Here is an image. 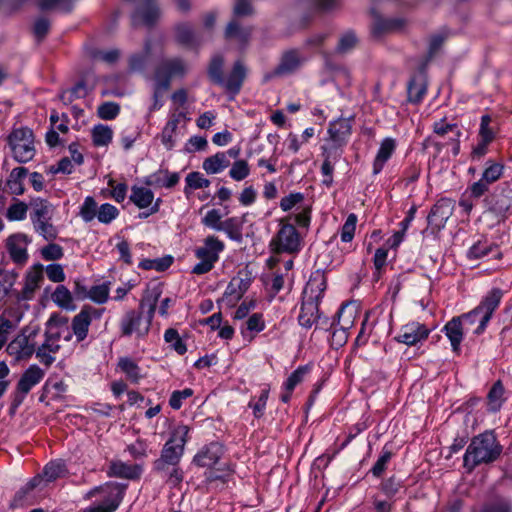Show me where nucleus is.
I'll return each instance as SVG.
<instances>
[{
  "label": "nucleus",
  "mask_w": 512,
  "mask_h": 512,
  "mask_svg": "<svg viewBox=\"0 0 512 512\" xmlns=\"http://www.w3.org/2000/svg\"><path fill=\"white\" fill-rule=\"evenodd\" d=\"M351 119H338L331 122L328 128L329 139L325 148H337L339 152L343 153V147L347 143V138L351 134Z\"/></svg>",
  "instance_id": "11"
},
{
  "label": "nucleus",
  "mask_w": 512,
  "mask_h": 512,
  "mask_svg": "<svg viewBox=\"0 0 512 512\" xmlns=\"http://www.w3.org/2000/svg\"><path fill=\"white\" fill-rule=\"evenodd\" d=\"M173 263V257L170 255L164 256L157 259H143L139 263V267L144 270L155 269L156 271L162 272L168 269Z\"/></svg>",
  "instance_id": "54"
},
{
  "label": "nucleus",
  "mask_w": 512,
  "mask_h": 512,
  "mask_svg": "<svg viewBox=\"0 0 512 512\" xmlns=\"http://www.w3.org/2000/svg\"><path fill=\"white\" fill-rule=\"evenodd\" d=\"M223 67V56L220 54L214 55L211 58L207 69L208 77L213 84L220 86V84L224 83Z\"/></svg>",
  "instance_id": "41"
},
{
  "label": "nucleus",
  "mask_w": 512,
  "mask_h": 512,
  "mask_svg": "<svg viewBox=\"0 0 512 512\" xmlns=\"http://www.w3.org/2000/svg\"><path fill=\"white\" fill-rule=\"evenodd\" d=\"M357 44V37L353 31H347L344 33L338 42L336 52L339 54H345L351 51Z\"/></svg>",
  "instance_id": "62"
},
{
  "label": "nucleus",
  "mask_w": 512,
  "mask_h": 512,
  "mask_svg": "<svg viewBox=\"0 0 512 512\" xmlns=\"http://www.w3.org/2000/svg\"><path fill=\"white\" fill-rule=\"evenodd\" d=\"M164 340L169 344V347L175 352H186L187 347L179 335L178 331L174 328H168L164 333Z\"/></svg>",
  "instance_id": "57"
},
{
  "label": "nucleus",
  "mask_w": 512,
  "mask_h": 512,
  "mask_svg": "<svg viewBox=\"0 0 512 512\" xmlns=\"http://www.w3.org/2000/svg\"><path fill=\"white\" fill-rule=\"evenodd\" d=\"M186 187L184 193L188 196L191 189L207 188L210 185V180L204 178L199 172H191L186 176Z\"/></svg>",
  "instance_id": "56"
},
{
  "label": "nucleus",
  "mask_w": 512,
  "mask_h": 512,
  "mask_svg": "<svg viewBox=\"0 0 512 512\" xmlns=\"http://www.w3.org/2000/svg\"><path fill=\"white\" fill-rule=\"evenodd\" d=\"M489 210L503 220L512 214V188L508 183L498 186L487 199Z\"/></svg>",
  "instance_id": "9"
},
{
  "label": "nucleus",
  "mask_w": 512,
  "mask_h": 512,
  "mask_svg": "<svg viewBox=\"0 0 512 512\" xmlns=\"http://www.w3.org/2000/svg\"><path fill=\"white\" fill-rule=\"evenodd\" d=\"M42 280V266H35L33 271L27 273L23 289L21 291L13 289V296L19 302L32 299L36 289L39 287V284Z\"/></svg>",
  "instance_id": "19"
},
{
  "label": "nucleus",
  "mask_w": 512,
  "mask_h": 512,
  "mask_svg": "<svg viewBox=\"0 0 512 512\" xmlns=\"http://www.w3.org/2000/svg\"><path fill=\"white\" fill-rule=\"evenodd\" d=\"M374 15V23L372 26V33L374 36H381L386 33H391L400 30L405 26V20L403 18H382L379 14L372 9Z\"/></svg>",
  "instance_id": "28"
},
{
  "label": "nucleus",
  "mask_w": 512,
  "mask_h": 512,
  "mask_svg": "<svg viewBox=\"0 0 512 512\" xmlns=\"http://www.w3.org/2000/svg\"><path fill=\"white\" fill-rule=\"evenodd\" d=\"M370 501L375 512H392L395 504V501L386 497L382 498L379 493L373 494Z\"/></svg>",
  "instance_id": "64"
},
{
  "label": "nucleus",
  "mask_w": 512,
  "mask_h": 512,
  "mask_svg": "<svg viewBox=\"0 0 512 512\" xmlns=\"http://www.w3.org/2000/svg\"><path fill=\"white\" fill-rule=\"evenodd\" d=\"M27 174L28 169L25 167H16L11 171L6 181V185L8 186L11 194L22 195L24 193L25 189L23 186V179Z\"/></svg>",
  "instance_id": "37"
},
{
  "label": "nucleus",
  "mask_w": 512,
  "mask_h": 512,
  "mask_svg": "<svg viewBox=\"0 0 512 512\" xmlns=\"http://www.w3.org/2000/svg\"><path fill=\"white\" fill-rule=\"evenodd\" d=\"M442 332L449 340L453 352H458L461 349L462 341L467 340L461 321H459L457 316L452 317L444 325Z\"/></svg>",
  "instance_id": "24"
},
{
  "label": "nucleus",
  "mask_w": 512,
  "mask_h": 512,
  "mask_svg": "<svg viewBox=\"0 0 512 512\" xmlns=\"http://www.w3.org/2000/svg\"><path fill=\"white\" fill-rule=\"evenodd\" d=\"M306 62V57L298 49H289L282 53L278 65L270 73L264 75L265 82L273 77H282L295 73Z\"/></svg>",
  "instance_id": "8"
},
{
  "label": "nucleus",
  "mask_w": 512,
  "mask_h": 512,
  "mask_svg": "<svg viewBox=\"0 0 512 512\" xmlns=\"http://www.w3.org/2000/svg\"><path fill=\"white\" fill-rule=\"evenodd\" d=\"M13 158L18 163H27L35 156L34 135L28 127L14 129L8 136Z\"/></svg>",
  "instance_id": "5"
},
{
  "label": "nucleus",
  "mask_w": 512,
  "mask_h": 512,
  "mask_svg": "<svg viewBox=\"0 0 512 512\" xmlns=\"http://www.w3.org/2000/svg\"><path fill=\"white\" fill-rule=\"evenodd\" d=\"M145 7H139L133 14V21L136 23L138 19L148 27L152 28L160 18L161 12L158 5L152 0H145ZM178 9L187 13L191 9L189 0H176Z\"/></svg>",
  "instance_id": "10"
},
{
  "label": "nucleus",
  "mask_w": 512,
  "mask_h": 512,
  "mask_svg": "<svg viewBox=\"0 0 512 512\" xmlns=\"http://www.w3.org/2000/svg\"><path fill=\"white\" fill-rule=\"evenodd\" d=\"M112 129L103 124L95 125L92 129V141L94 146H107L112 141Z\"/></svg>",
  "instance_id": "48"
},
{
  "label": "nucleus",
  "mask_w": 512,
  "mask_h": 512,
  "mask_svg": "<svg viewBox=\"0 0 512 512\" xmlns=\"http://www.w3.org/2000/svg\"><path fill=\"white\" fill-rule=\"evenodd\" d=\"M501 298L502 291L499 288H493L477 307L457 316L461 321L468 342L474 341L476 336L485 331L494 311L500 304Z\"/></svg>",
  "instance_id": "1"
},
{
  "label": "nucleus",
  "mask_w": 512,
  "mask_h": 512,
  "mask_svg": "<svg viewBox=\"0 0 512 512\" xmlns=\"http://www.w3.org/2000/svg\"><path fill=\"white\" fill-rule=\"evenodd\" d=\"M53 302L60 307L68 311L76 309V305L73 302L72 292L64 285H58L51 296Z\"/></svg>",
  "instance_id": "38"
},
{
  "label": "nucleus",
  "mask_w": 512,
  "mask_h": 512,
  "mask_svg": "<svg viewBox=\"0 0 512 512\" xmlns=\"http://www.w3.org/2000/svg\"><path fill=\"white\" fill-rule=\"evenodd\" d=\"M189 427L187 425L176 426L163 445L159 459L167 464L180 467L181 459L184 455L185 445L188 442Z\"/></svg>",
  "instance_id": "4"
},
{
  "label": "nucleus",
  "mask_w": 512,
  "mask_h": 512,
  "mask_svg": "<svg viewBox=\"0 0 512 512\" xmlns=\"http://www.w3.org/2000/svg\"><path fill=\"white\" fill-rule=\"evenodd\" d=\"M427 92V81L421 78L411 77L407 85V99L412 104L422 102Z\"/></svg>",
  "instance_id": "34"
},
{
  "label": "nucleus",
  "mask_w": 512,
  "mask_h": 512,
  "mask_svg": "<svg viewBox=\"0 0 512 512\" xmlns=\"http://www.w3.org/2000/svg\"><path fill=\"white\" fill-rule=\"evenodd\" d=\"M169 89L170 87L167 80H164L163 82L155 80L153 91V103L149 108L150 112L159 110L163 106L161 98L163 94Z\"/></svg>",
  "instance_id": "58"
},
{
  "label": "nucleus",
  "mask_w": 512,
  "mask_h": 512,
  "mask_svg": "<svg viewBox=\"0 0 512 512\" xmlns=\"http://www.w3.org/2000/svg\"><path fill=\"white\" fill-rule=\"evenodd\" d=\"M268 397L269 389L265 388L261 390L260 395L258 396L257 399L256 397H253L250 400L248 407L253 410V415L255 418L260 419L261 417H263Z\"/></svg>",
  "instance_id": "55"
},
{
  "label": "nucleus",
  "mask_w": 512,
  "mask_h": 512,
  "mask_svg": "<svg viewBox=\"0 0 512 512\" xmlns=\"http://www.w3.org/2000/svg\"><path fill=\"white\" fill-rule=\"evenodd\" d=\"M97 202L92 196H87L80 208V216L85 222H91L97 216Z\"/></svg>",
  "instance_id": "60"
},
{
  "label": "nucleus",
  "mask_w": 512,
  "mask_h": 512,
  "mask_svg": "<svg viewBox=\"0 0 512 512\" xmlns=\"http://www.w3.org/2000/svg\"><path fill=\"white\" fill-rule=\"evenodd\" d=\"M102 315V311L92 306L85 305L72 320V330L78 341H82L86 338L88 328L93 318L99 319Z\"/></svg>",
  "instance_id": "13"
},
{
  "label": "nucleus",
  "mask_w": 512,
  "mask_h": 512,
  "mask_svg": "<svg viewBox=\"0 0 512 512\" xmlns=\"http://www.w3.org/2000/svg\"><path fill=\"white\" fill-rule=\"evenodd\" d=\"M176 41L183 46H192L196 41V35L192 27L187 23L175 26Z\"/></svg>",
  "instance_id": "50"
},
{
  "label": "nucleus",
  "mask_w": 512,
  "mask_h": 512,
  "mask_svg": "<svg viewBox=\"0 0 512 512\" xmlns=\"http://www.w3.org/2000/svg\"><path fill=\"white\" fill-rule=\"evenodd\" d=\"M502 453V446L497 441L493 431H485L474 436L463 456V466L467 472H472L481 464L496 461Z\"/></svg>",
  "instance_id": "2"
},
{
  "label": "nucleus",
  "mask_w": 512,
  "mask_h": 512,
  "mask_svg": "<svg viewBox=\"0 0 512 512\" xmlns=\"http://www.w3.org/2000/svg\"><path fill=\"white\" fill-rule=\"evenodd\" d=\"M348 304H343L337 313L339 329H335L331 335L330 346L333 350L342 348L348 339L347 329L352 324L353 313H348Z\"/></svg>",
  "instance_id": "14"
},
{
  "label": "nucleus",
  "mask_w": 512,
  "mask_h": 512,
  "mask_svg": "<svg viewBox=\"0 0 512 512\" xmlns=\"http://www.w3.org/2000/svg\"><path fill=\"white\" fill-rule=\"evenodd\" d=\"M87 95V84L84 80H81L78 81L72 88L62 91L59 98L65 105H68L76 99L85 98Z\"/></svg>",
  "instance_id": "42"
},
{
  "label": "nucleus",
  "mask_w": 512,
  "mask_h": 512,
  "mask_svg": "<svg viewBox=\"0 0 512 512\" xmlns=\"http://www.w3.org/2000/svg\"><path fill=\"white\" fill-rule=\"evenodd\" d=\"M130 201L138 208L144 209L152 205L154 193L152 190L134 185L131 188Z\"/></svg>",
  "instance_id": "39"
},
{
  "label": "nucleus",
  "mask_w": 512,
  "mask_h": 512,
  "mask_svg": "<svg viewBox=\"0 0 512 512\" xmlns=\"http://www.w3.org/2000/svg\"><path fill=\"white\" fill-rule=\"evenodd\" d=\"M220 231H224L232 240L238 242L242 240V226L237 217H231L224 220L220 226Z\"/></svg>",
  "instance_id": "51"
},
{
  "label": "nucleus",
  "mask_w": 512,
  "mask_h": 512,
  "mask_svg": "<svg viewBox=\"0 0 512 512\" xmlns=\"http://www.w3.org/2000/svg\"><path fill=\"white\" fill-rule=\"evenodd\" d=\"M45 481L43 474H37L31 478L24 486H22L14 496V502L16 504H22L27 495H29L35 488H38Z\"/></svg>",
  "instance_id": "49"
},
{
  "label": "nucleus",
  "mask_w": 512,
  "mask_h": 512,
  "mask_svg": "<svg viewBox=\"0 0 512 512\" xmlns=\"http://www.w3.org/2000/svg\"><path fill=\"white\" fill-rule=\"evenodd\" d=\"M186 114L184 112H177L171 114L169 120L166 125L162 129L161 134L159 135L161 143L165 146V148L170 151L174 148L176 144L175 136L178 125L181 119H185Z\"/></svg>",
  "instance_id": "26"
},
{
  "label": "nucleus",
  "mask_w": 512,
  "mask_h": 512,
  "mask_svg": "<svg viewBox=\"0 0 512 512\" xmlns=\"http://www.w3.org/2000/svg\"><path fill=\"white\" fill-rule=\"evenodd\" d=\"M486 165L487 166L484 169L481 178L489 185H492L502 177L504 165L491 160L487 161Z\"/></svg>",
  "instance_id": "52"
},
{
  "label": "nucleus",
  "mask_w": 512,
  "mask_h": 512,
  "mask_svg": "<svg viewBox=\"0 0 512 512\" xmlns=\"http://www.w3.org/2000/svg\"><path fill=\"white\" fill-rule=\"evenodd\" d=\"M251 34V29L242 28L236 19H232L226 26L224 37L227 40L238 39L241 42H247Z\"/></svg>",
  "instance_id": "45"
},
{
  "label": "nucleus",
  "mask_w": 512,
  "mask_h": 512,
  "mask_svg": "<svg viewBox=\"0 0 512 512\" xmlns=\"http://www.w3.org/2000/svg\"><path fill=\"white\" fill-rule=\"evenodd\" d=\"M342 154L337 148L322 147L324 161L321 166V173L323 175L322 183L326 187H330L333 184L334 164L342 157Z\"/></svg>",
  "instance_id": "25"
},
{
  "label": "nucleus",
  "mask_w": 512,
  "mask_h": 512,
  "mask_svg": "<svg viewBox=\"0 0 512 512\" xmlns=\"http://www.w3.org/2000/svg\"><path fill=\"white\" fill-rule=\"evenodd\" d=\"M393 457V452L391 449L388 448V445L386 444L381 451L380 456L378 457L377 461L374 463V465L370 469V473L376 477L380 478L383 473L386 471L389 462L391 461Z\"/></svg>",
  "instance_id": "47"
},
{
  "label": "nucleus",
  "mask_w": 512,
  "mask_h": 512,
  "mask_svg": "<svg viewBox=\"0 0 512 512\" xmlns=\"http://www.w3.org/2000/svg\"><path fill=\"white\" fill-rule=\"evenodd\" d=\"M119 215V210L112 204H102L97 213L98 221L103 224H109Z\"/></svg>",
  "instance_id": "61"
},
{
  "label": "nucleus",
  "mask_w": 512,
  "mask_h": 512,
  "mask_svg": "<svg viewBox=\"0 0 512 512\" xmlns=\"http://www.w3.org/2000/svg\"><path fill=\"white\" fill-rule=\"evenodd\" d=\"M326 287V278L318 271L307 282L303 291L301 311L298 317L301 326L311 328L320 319L319 304Z\"/></svg>",
  "instance_id": "3"
},
{
  "label": "nucleus",
  "mask_w": 512,
  "mask_h": 512,
  "mask_svg": "<svg viewBox=\"0 0 512 512\" xmlns=\"http://www.w3.org/2000/svg\"><path fill=\"white\" fill-rule=\"evenodd\" d=\"M396 148V142L393 138H385L380 145L373 163V174H379L385 163L392 156Z\"/></svg>",
  "instance_id": "30"
},
{
  "label": "nucleus",
  "mask_w": 512,
  "mask_h": 512,
  "mask_svg": "<svg viewBox=\"0 0 512 512\" xmlns=\"http://www.w3.org/2000/svg\"><path fill=\"white\" fill-rule=\"evenodd\" d=\"M19 276L16 270L0 268V302L8 296H13V286Z\"/></svg>",
  "instance_id": "36"
},
{
  "label": "nucleus",
  "mask_w": 512,
  "mask_h": 512,
  "mask_svg": "<svg viewBox=\"0 0 512 512\" xmlns=\"http://www.w3.org/2000/svg\"><path fill=\"white\" fill-rule=\"evenodd\" d=\"M152 472L172 487H178L184 480V472L181 467L167 464L159 458L153 461Z\"/></svg>",
  "instance_id": "15"
},
{
  "label": "nucleus",
  "mask_w": 512,
  "mask_h": 512,
  "mask_svg": "<svg viewBox=\"0 0 512 512\" xmlns=\"http://www.w3.org/2000/svg\"><path fill=\"white\" fill-rule=\"evenodd\" d=\"M128 484L109 481L104 484L102 505L115 512L125 496Z\"/></svg>",
  "instance_id": "16"
},
{
  "label": "nucleus",
  "mask_w": 512,
  "mask_h": 512,
  "mask_svg": "<svg viewBox=\"0 0 512 512\" xmlns=\"http://www.w3.org/2000/svg\"><path fill=\"white\" fill-rule=\"evenodd\" d=\"M66 472L67 468L63 460L50 461L44 466L42 470V474L46 483L53 482L58 478L63 477Z\"/></svg>",
  "instance_id": "43"
},
{
  "label": "nucleus",
  "mask_w": 512,
  "mask_h": 512,
  "mask_svg": "<svg viewBox=\"0 0 512 512\" xmlns=\"http://www.w3.org/2000/svg\"><path fill=\"white\" fill-rule=\"evenodd\" d=\"M161 294L162 289L160 284L152 288H147L144 292V295L140 301V309L144 311L147 308V317L149 321H151L154 316L156 305Z\"/></svg>",
  "instance_id": "31"
},
{
  "label": "nucleus",
  "mask_w": 512,
  "mask_h": 512,
  "mask_svg": "<svg viewBox=\"0 0 512 512\" xmlns=\"http://www.w3.org/2000/svg\"><path fill=\"white\" fill-rule=\"evenodd\" d=\"M28 237L25 234H15L7 239V250L11 259L18 265H23L28 259L27 249L25 245Z\"/></svg>",
  "instance_id": "21"
},
{
  "label": "nucleus",
  "mask_w": 512,
  "mask_h": 512,
  "mask_svg": "<svg viewBox=\"0 0 512 512\" xmlns=\"http://www.w3.org/2000/svg\"><path fill=\"white\" fill-rule=\"evenodd\" d=\"M186 73L185 64L180 58L162 61L155 70V80L163 82L167 80L169 87L174 76H183Z\"/></svg>",
  "instance_id": "17"
},
{
  "label": "nucleus",
  "mask_w": 512,
  "mask_h": 512,
  "mask_svg": "<svg viewBox=\"0 0 512 512\" xmlns=\"http://www.w3.org/2000/svg\"><path fill=\"white\" fill-rule=\"evenodd\" d=\"M403 488L404 482L396 475H391L390 477L383 479L378 485L379 494H382L384 497L395 502L397 500V495Z\"/></svg>",
  "instance_id": "32"
},
{
  "label": "nucleus",
  "mask_w": 512,
  "mask_h": 512,
  "mask_svg": "<svg viewBox=\"0 0 512 512\" xmlns=\"http://www.w3.org/2000/svg\"><path fill=\"white\" fill-rule=\"evenodd\" d=\"M29 206L32 209L30 219L33 225L41 221L52 220L53 206L48 200L40 197L32 198Z\"/></svg>",
  "instance_id": "29"
},
{
  "label": "nucleus",
  "mask_w": 512,
  "mask_h": 512,
  "mask_svg": "<svg viewBox=\"0 0 512 512\" xmlns=\"http://www.w3.org/2000/svg\"><path fill=\"white\" fill-rule=\"evenodd\" d=\"M143 468L139 464H127L122 461H113L109 465L107 475L128 480H137L141 477Z\"/></svg>",
  "instance_id": "23"
},
{
  "label": "nucleus",
  "mask_w": 512,
  "mask_h": 512,
  "mask_svg": "<svg viewBox=\"0 0 512 512\" xmlns=\"http://www.w3.org/2000/svg\"><path fill=\"white\" fill-rule=\"evenodd\" d=\"M224 243L211 235L205 238L204 246L195 250V256L200 260L210 261L215 264L219 259V253L224 250Z\"/></svg>",
  "instance_id": "22"
},
{
  "label": "nucleus",
  "mask_w": 512,
  "mask_h": 512,
  "mask_svg": "<svg viewBox=\"0 0 512 512\" xmlns=\"http://www.w3.org/2000/svg\"><path fill=\"white\" fill-rule=\"evenodd\" d=\"M504 386L501 380H497L490 388L487 394V411L496 413L500 411L505 398H504Z\"/></svg>",
  "instance_id": "33"
},
{
  "label": "nucleus",
  "mask_w": 512,
  "mask_h": 512,
  "mask_svg": "<svg viewBox=\"0 0 512 512\" xmlns=\"http://www.w3.org/2000/svg\"><path fill=\"white\" fill-rule=\"evenodd\" d=\"M313 364L307 363L305 365L299 366L296 370H294L286 381L283 384V387L286 391L293 392L295 387L300 384L304 377L309 374L312 370Z\"/></svg>",
  "instance_id": "44"
},
{
  "label": "nucleus",
  "mask_w": 512,
  "mask_h": 512,
  "mask_svg": "<svg viewBox=\"0 0 512 512\" xmlns=\"http://www.w3.org/2000/svg\"><path fill=\"white\" fill-rule=\"evenodd\" d=\"M120 112V106L115 102H104L97 109V115L103 120H113Z\"/></svg>",
  "instance_id": "63"
},
{
  "label": "nucleus",
  "mask_w": 512,
  "mask_h": 512,
  "mask_svg": "<svg viewBox=\"0 0 512 512\" xmlns=\"http://www.w3.org/2000/svg\"><path fill=\"white\" fill-rule=\"evenodd\" d=\"M283 222V219L280 220L281 227L271 241L273 250L276 253H297L301 248L300 235L293 224Z\"/></svg>",
  "instance_id": "6"
},
{
  "label": "nucleus",
  "mask_w": 512,
  "mask_h": 512,
  "mask_svg": "<svg viewBox=\"0 0 512 512\" xmlns=\"http://www.w3.org/2000/svg\"><path fill=\"white\" fill-rule=\"evenodd\" d=\"M247 76V68L240 60L233 64L227 78L224 77V83L220 84L228 93L233 96L237 95Z\"/></svg>",
  "instance_id": "18"
},
{
  "label": "nucleus",
  "mask_w": 512,
  "mask_h": 512,
  "mask_svg": "<svg viewBox=\"0 0 512 512\" xmlns=\"http://www.w3.org/2000/svg\"><path fill=\"white\" fill-rule=\"evenodd\" d=\"M117 367L125 374L127 380L133 384L139 383L142 379L141 368L129 357H120Z\"/></svg>",
  "instance_id": "35"
},
{
  "label": "nucleus",
  "mask_w": 512,
  "mask_h": 512,
  "mask_svg": "<svg viewBox=\"0 0 512 512\" xmlns=\"http://www.w3.org/2000/svg\"><path fill=\"white\" fill-rule=\"evenodd\" d=\"M45 376V370L41 369L38 365H30L21 375L17 382L16 387L22 392L27 394L39 384Z\"/></svg>",
  "instance_id": "27"
},
{
  "label": "nucleus",
  "mask_w": 512,
  "mask_h": 512,
  "mask_svg": "<svg viewBox=\"0 0 512 512\" xmlns=\"http://www.w3.org/2000/svg\"><path fill=\"white\" fill-rule=\"evenodd\" d=\"M230 165V161L224 152H218L206 158L203 162V169L207 174H216Z\"/></svg>",
  "instance_id": "40"
},
{
  "label": "nucleus",
  "mask_w": 512,
  "mask_h": 512,
  "mask_svg": "<svg viewBox=\"0 0 512 512\" xmlns=\"http://www.w3.org/2000/svg\"><path fill=\"white\" fill-rule=\"evenodd\" d=\"M28 208L29 206L25 202L14 198L6 211V218L9 221L24 220L27 216Z\"/></svg>",
  "instance_id": "53"
},
{
  "label": "nucleus",
  "mask_w": 512,
  "mask_h": 512,
  "mask_svg": "<svg viewBox=\"0 0 512 512\" xmlns=\"http://www.w3.org/2000/svg\"><path fill=\"white\" fill-rule=\"evenodd\" d=\"M225 452L226 448L222 442L211 441L196 452L191 463L199 468L212 470L220 464Z\"/></svg>",
  "instance_id": "7"
},
{
  "label": "nucleus",
  "mask_w": 512,
  "mask_h": 512,
  "mask_svg": "<svg viewBox=\"0 0 512 512\" xmlns=\"http://www.w3.org/2000/svg\"><path fill=\"white\" fill-rule=\"evenodd\" d=\"M33 227L35 232L47 241H53L58 235L57 228L53 225L52 220L41 221Z\"/></svg>",
  "instance_id": "59"
},
{
  "label": "nucleus",
  "mask_w": 512,
  "mask_h": 512,
  "mask_svg": "<svg viewBox=\"0 0 512 512\" xmlns=\"http://www.w3.org/2000/svg\"><path fill=\"white\" fill-rule=\"evenodd\" d=\"M454 209V201L450 198L439 199L431 208L427 222L433 230L439 231L443 228L447 220L451 217Z\"/></svg>",
  "instance_id": "12"
},
{
  "label": "nucleus",
  "mask_w": 512,
  "mask_h": 512,
  "mask_svg": "<svg viewBox=\"0 0 512 512\" xmlns=\"http://www.w3.org/2000/svg\"><path fill=\"white\" fill-rule=\"evenodd\" d=\"M141 319V312H136L135 310L126 312L120 324L122 335L129 336L134 331H137Z\"/></svg>",
  "instance_id": "46"
},
{
  "label": "nucleus",
  "mask_w": 512,
  "mask_h": 512,
  "mask_svg": "<svg viewBox=\"0 0 512 512\" xmlns=\"http://www.w3.org/2000/svg\"><path fill=\"white\" fill-rule=\"evenodd\" d=\"M429 333L430 331L425 325L419 322H412L401 329L397 339L404 344L415 345L427 339Z\"/></svg>",
  "instance_id": "20"
}]
</instances>
